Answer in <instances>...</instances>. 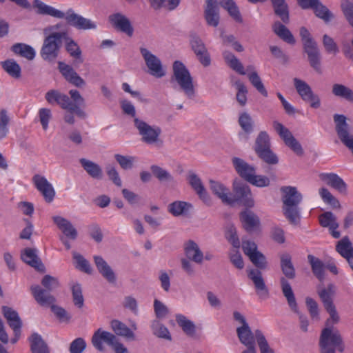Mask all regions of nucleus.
I'll list each match as a JSON object with an SVG mask.
<instances>
[{"instance_id": "obj_55", "label": "nucleus", "mask_w": 353, "mask_h": 353, "mask_svg": "<svg viewBox=\"0 0 353 353\" xmlns=\"http://www.w3.org/2000/svg\"><path fill=\"white\" fill-rule=\"evenodd\" d=\"M294 84L297 92L303 101L307 100L313 93L310 86L303 80L294 78Z\"/></svg>"}, {"instance_id": "obj_34", "label": "nucleus", "mask_w": 353, "mask_h": 353, "mask_svg": "<svg viewBox=\"0 0 353 353\" xmlns=\"http://www.w3.org/2000/svg\"><path fill=\"white\" fill-rule=\"evenodd\" d=\"M69 94L70 95V106L73 108L74 110H68L74 111L77 117L85 119L86 117V113L80 108V106H84L85 105L84 99L77 90H70Z\"/></svg>"}, {"instance_id": "obj_44", "label": "nucleus", "mask_w": 353, "mask_h": 353, "mask_svg": "<svg viewBox=\"0 0 353 353\" xmlns=\"http://www.w3.org/2000/svg\"><path fill=\"white\" fill-rule=\"evenodd\" d=\"M110 327L116 335L134 340V332L121 321L114 319L110 322Z\"/></svg>"}, {"instance_id": "obj_56", "label": "nucleus", "mask_w": 353, "mask_h": 353, "mask_svg": "<svg viewBox=\"0 0 353 353\" xmlns=\"http://www.w3.org/2000/svg\"><path fill=\"white\" fill-rule=\"evenodd\" d=\"M150 170L152 174L160 181V182H172L174 177L172 174L166 170L161 168L157 165H152L150 166Z\"/></svg>"}, {"instance_id": "obj_7", "label": "nucleus", "mask_w": 353, "mask_h": 353, "mask_svg": "<svg viewBox=\"0 0 353 353\" xmlns=\"http://www.w3.org/2000/svg\"><path fill=\"white\" fill-rule=\"evenodd\" d=\"M270 145L269 135L265 131H261L255 140L254 150L264 162L270 165H275L278 163L279 159L271 150Z\"/></svg>"}, {"instance_id": "obj_45", "label": "nucleus", "mask_w": 353, "mask_h": 353, "mask_svg": "<svg viewBox=\"0 0 353 353\" xmlns=\"http://www.w3.org/2000/svg\"><path fill=\"white\" fill-rule=\"evenodd\" d=\"M220 6L225 9L230 16L236 22L242 23L243 19L239 9L234 0H220Z\"/></svg>"}, {"instance_id": "obj_31", "label": "nucleus", "mask_w": 353, "mask_h": 353, "mask_svg": "<svg viewBox=\"0 0 353 353\" xmlns=\"http://www.w3.org/2000/svg\"><path fill=\"white\" fill-rule=\"evenodd\" d=\"M316 292L325 308L334 305L333 297L335 294L336 287L333 283H329L326 288L323 284H319L317 285Z\"/></svg>"}, {"instance_id": "obj_39", "label": "nucleus", "mask_w": 353, "mask_h": 353, "mask_svg": "<svg viewBox=\"0 0 353 353\" xmlns=\"http://www.w3.org/2000/svg\"><path fill=\"white\" fill-rule=\"evenodd\" d=\"M79 163L90 176L97 180L102 179L103 170L99 165L85 158L80 159Z\"/></svg>"}, {"instance_id": "obj_21", "label": "nucleus", "mask_w": 353, "mask_h": 353, "mask_svg": "<svg viewBox=\"0 0 353 353\" xmlns=\"http://www.w3.org/2000/svg\"><path fill=\"white\" fill-rule=\"evenodd\" d=\"M46 100L51 105H59L63 110H74L70 106V99L65 94L57 90H50L46 93Z\"/></svg>"}, {"instance_id": "obj_59", "label": "nucleus", "mask_w": 353, "mask_h": 353, "mask_svg": "<svg viewBox=\"0 0 353 353\" xmlns=\"http://www.w3.org/2000/svg\"><path fill=\"white\" fill-rule=\"evenodd\" d=\"M319 194L323 201L325 203L331 205L333 208L340 209L341 208L339 201L334 196L327 188H320Z\"/></svg>"}, {"instance_id": "obj_33", "label": "nucleus", "mask_w": 353, "mask_h": 353, "mask_svg": "<svg viewBox=\"0 0 353 353\" xmlns=\"http://www.w3.org/2000/svg\"><path fill=\"white\" fill-rule=\"evenodd\" d=\"M210 188L212 192L218 196L223 203L230 205H232L233 201L230 199L231 193L230 190L223 183L210 180Z\"/></svg>"}, {"instance_id": "obj_48", "label": "nucleus", "mask_w": 353, "mask_h": 353, "mask_svg": "<svg viewBox=\"0 0 353 353\" xmlns=\"http://www.w3.org/2000/svg\"><path fill=\"white\" fill-rule=\"evenodd\" d=\"M239 124L245 134V139H249V134L254 130V121L251 116L247 112H243L239 118Z\"/></svg>"}, {"instance_id": "obj_10", "label": "nucleus", "mask_w": 353, "mask_h": 353, "mask_svg": "<svg viewBox=\"0 0 353 353\" xmlns=\"http://www.w3.org/2000/svg\"><path fill=\"white\" fill-rule=\"evenodd\" d=\"M234 196L230 195L232 205L239 203L247 208L254 206V202L252 198V193L250 187L241 182H234L233 185Z\"/></svg>"}, {"instance_id": "obj_62", "label": "nucleus", "mask_w": 353, "mask_h": 353, "mask_svg": "<svg viewBox=\"0 0 353 353\" xmlns=\"http://www.w3.org/2000/svg\"><path fill=\"white\" fill-rule=\"evenodd\" d=\"M248 79L252 85L264 97H268V92L265 88L261 78L256 71L248 74Z\"/></svg>"}, {"instance_id": "obj_60", "label": "nucleus", "mask_w": 353, "mask_h": 353, "mask_svg": "<svg viewBox=\"0 0 353 353\" xmlns=\"http://www.w3.org/2000/svg\"><path fill=\"white\" fill-rule=\"evenodd\" d=\"M10 121V119L8 114L7 110L1 109L0 110V140H2L8 135Z\"/></svg>"}, {"instance_id": "obj_4", "label": "nucleus", "mask_w": 353, "mask_h": 353, "mask_svg": "<svg viewBox=\"0 0 353 353\" xmlns=\"http://www.w3.org/2000/svg\"><path fill=\"white\" fill-rule=\"evenodd\" d=\"M134 125L141 136L142 142L161 148L163 145V141L160 138L162 130L159 126L150 125L145 121L134 118Z\"/></svg>"}, {"instance_id": "obj_36", "label": "nucleus", "mask_w": 353, "mask_h": 353, "mask_svg": "<svg viewBox=\"0 0 353 353\" xmlns=\"http://www.w3.org/2000/svg\"><path fill=\"white\" fill-rule=\"evenodd\" d=\"M33 7L37 9V13L42 15H49L57 19H63L65 13L50 6L46 5L41 0H34Z\"/></svg>"}, {"instance_id": "obj_43", "label": "nucleus", "mask_w": 353, "mask_h": 353, "mask_svg": "<svg viewBox=\"0 0 353 353\" xmlns=\"http://www.w3.org/2000/svg\"><path fill=\"white\" fill-rule=\"evenodd\" d=\"M274 12L284 23L290 21L289 8L285 0H270Z\"/></svg>"}, {"instance_id": "obj_23", "label": "nucleus", "mask_w": 353, "mask_h": 353, "mask_svg": "<svg viewBox=\"0 0 353 353\" xmlns=\"http://www.w3.org/2000/svg\"><path fill=\"white\" fill-rule=\"evenodd\" d=\"M248 276L253 282L259 296L264 299L268 298L269 296V290L265 285L261 272L258 269H252L249 270Z\"/></svg>"}, {"instance_id": "obj_12", "label": "nucleus", "mask_w": 353, "mask_h": 353, "mask_svg": "<svg viewBox=\"0 0 353 353\" xmlns=\"http://www.w3.org/2000/svg\"><path fill=\"white\" fill-rule=\"evenodd\" d=\"M140 52L148 69V73L156 77L161 78L165 75L161 60L145 48H140Z\"/></svg>"}, {"instance_id": "obj_6", "label": "nucleus", "mask_w": 353, "mask_h": 353, "mask_svg": "<svg viewBox=\"0 0 353 353\" xmlns=\"http://www.w3.org/2000/svg\"><path fill=\"white\" fill-rule=\"evenodd\" d=\"M45 35L40 52L41 57L44 60L53 61L59 55L62 46L63 37L65 36V31L49 33Z\"/></svg>"}, {"instance_id": "obj_19", "label": "nucleus", "mask_w": 353, "mask_h": 353, "mask_svg": "<svg viewBox=\"0 0 353 353\" xmlns=\"http://www.w3.org/2000/svg\"><path fill=\"white\" fill-rule=\"evenodd\" d=\"M33 182L37 189L41 193L47 203H51L55 196V191L50 183L43 176L36 174L33 176Z\"/></svg>"}, {"instance_id": "obj_27", "label": "nucleus", "mask_w": 353, "mask_h": 353, "mask_svg": "<svg viewBox=\"0 0 353 353\" xmlns=\"http://www.w3.org/2000/svg\"><path fill=\"white\" fill-rule=\"evenodd\" d=\"M94 261L99 272L102 276L108 283H115L117 281L116 274L108 263L101 256H94Z\"/></svg>"}, {"instance_id": "obj_51", "label": "nucleus", "mask_w": 353, "mask_h": 353, "mask_svg": "<svg viewBox=\"0 0 353 353\" xmlns=\"http://www.w3.org/2000/svg\"><path fill=\"white\" fill-rule=\"evenodd\" d=\"M12 51L28 60H32L35 57V51L32 47L24 43H16L12 47Z\"/></svg>"}, {"instance_id": "obj_38", "label": "nucleus", "mask_w": 353, "mask_h": 353, "mask_svg": "<svg viewBox=\"0 0 353 353\" xmlns=\"http://www.w3.org/2000/svg\"><path fill=\"white\" fill-rule=\"evenodd\" d=\"M31 353H50V348L42 336L33 333L29 338Z\"/></svg>"}, {"instance_id": "obj_37", "label": "nucleus", "mask_w": 353, "mask_h": 353, "mask_svg": "<svg viewBox=\"0 0 353 353\" xmlns=\"http://www.w3.org/2000/svg\"><path fill=\"white\" fill-rule=\"evenodd\" d=\"M1 311L9 326L12 330H17V332H19V328H21L22 321L17 312L12 307L6 305L2 306Z\"/></svg>"}, {"instance_id": "obj_1", "label": "nucleus", "mask_w": 353, "mask_h": 353, "mask_svg": "<svg viewBox=\"0 0 353 353\" xmlns=\"http://www.w3.org/2000/svg\"><path fill=\"white\" fill-rule=\"evenodd\" d=\"M325 309L330 317L319 336V353H336V350L342 353L345 348L342 335L339 330L334 329V325L340 321V316L334 305Z\"/></svg>"}, {"instance_id": "obj_24", "label": "nucleus", "mask_w": 353, "mask_h": 353, "mask_svg": "<svg viewBox=\"0 0 353 353\" xmlns=\"http://www.w3.org/2000/svg\"><path fill=\"white\" fill-rule=\"evenodd\" d=\"M185 258L197 264H201L204 259V255L199 245L193 240H188L183 245Z\"/></svg>"}, {"instance_id": "obj_3", "label": "nucleus", "mask_w": 353, "mask_h": 353, "mask_svg": "<svg viewBox=\"0 0 353 353\" xmlns=\"http://www.w3.org/2000/svg\"><path fill=\"white\" fill-rule=\"evenodd\" d=\"M300 37L303 42V52L307 56L310 65L317 72H321V57L317 43L305 27L300 28Z\"/></svg>"}, {"instance_id": "obj_22", "label": "nucleus", "mask_w": 353, "mask_h": 353, "mask_svg": "<svg viewBox=\"0 0 353 353\" xmlns=\"http://www.w3.org/2000/svg\"><path fill=\"white\" fill-rule=\"evenodd\" d=\"M232 161L237 174L245 181H250L256 173V168L239 157L232 158Z\"/></svg>"}, {"instance_id": "obj_35", "label": "nucleus", "mask_w": 353, "mask_h": 353, "mask_svg": "<svg viewBox=\"0 0 353 353\" xmlns=\"http://www.w3.org/2000/svg\"><path fill=\"white\" fill-rule=\"evenodd\" d=\"M54 223L62 231L65 236L68 238L75 240L78 233L72 224L65 218L59 216H53Z\"/></svg>"}, {"instance_id": "obj_64", "label": "nucleus", "mask_w": 353, "mask_h": 353, "mask_svg": "<svg viewBox=\"0 0 353 353\" xmlns=\"http://www.w3.org/2000/svg\"><path fill=\"white\" fill-rule=\"evenodd\" d=\"M41 283L44 289L48 290L50 292L58 288L60 285L58 279L49 274H46L43 277Z\"/></svg>"}, {"instance_id": "obj_58", "label": "nucleus", "mask_w": 353, "mask_h": 353, "mask_svg": "<svg viewBox=\"0 0 353 353\" xmlns=\"http://www.w3.org/2000/svg\"><path fill=\"white\" fill-rule=\"evenodd\" d=\"M319 223L322 227H329L330 229H336L339 224L336 222V217L332 212H325L319 216Z\"/></svg>"}, {"instance_id": "obj_46", "label": "nucleus", "mask_w": 353, "mask_h": 353, "mask_svg": "<svg viewBox=\"0 0 353 353\" xmlns=\"http://www.w3.org/2000/svg\"><path fill=\"white\" fill-rule=\"evenodd\" d=\"M192 208L190 203L181 201H176L168 205V211L174 216L186 214Z\"/></svg>"}, {"instance_id": "obj_25", "label": "nucleus", "mask_w": 353, "mask_h": 353, "mask_svg": "<svg viewBox=\"0 0 353 353\" xmlns=\"http://www.w3.org/2000/svg\"><path fill=\"white\" fill-rule=\"evenodd\" d=\"M320 179L327 185L335 189L339 192L345 194L347 193V184L339 175L335 173H322Z\"/></svg>"}, {"instance_id": "obj_11", "label": "nucleus", "mask_w": 353, "mask_h": 353, "mask_svg": "<svg viewBox=\"0 0 353 353\" xmlns=\"http://www.w3.org/2000/svg\"><path fill=\"white\" fill-rule=\"evenodd\" d=\"M273 125L280 137L283 140L285 144L296 155L303 156L304 154L303 149L301 143L292 135V132L279 122L274 121Z\"/></svg>"}, {"instance_id": "obj_8", "label": "nucleus", "mask_w": 353, "mask_h": 353, "mask_svg": "<svg viewBox=\"0 0 353 353\" xmlns=\"http://www.w3.org/2000/svg\"><path fill=\"white\" fill-rule=\"evenodd\" d=\"M280 284L282 293L286 299L290 308L299 316L301 330L304 332H307L309 326L308 319L305 314L299 312L295 295L290 283L285 278L281 277Z\"/></svg>"}, {"instance_id": "obj_53", "label": "nucleus", "mask_w": 353, "mask_h": 353, "mask_svg": "<svg viewBox=\"0 0 353 353\" xmlns=\"http://www.w3.org/2000/svg\"><path fill=\"white\" fill-rule=\"evenodd\" d=\"M312 10L316 17L323 19L325 22H328L333 18L332 13L321 2L320 0L318 1L316 6H314Z\"/></svg>"}, {"instance_id": "obj_2", "label": "nucleus", "mask_w": 353, "mask_h": 353, "mask_svg": "<svg viewBox=\"0 0 353 353\" xmlns=\"http://www.w3.org/2000/svg\"><path fill=\"white\" fill-rule=\"evenodd\" d=\"M281 192L283 213L291 224L296 225L301 219L299 205L303 200V195L293 186H283Z\"/></svg>"}, {"instance_id": "obj_26", "label": "nucleus", "mask_w": 353, "mask_h": 353, "mask_svg": "<svg viewBox=\"0 0 353 353\" xmlns=\"http://www.w3.org/2000/svg\"><path fill=\"white\" fill-rule=\"evenodd\" d=\"M187 179L192 188L198 194L199 197L205 203L209 202V196L201 181V179L199 177V176L194 172L189 171Z\"/></svg>"}, {"instance_id": "obj_57", "label": "nucleus", "mask_w": 353, "mask_h": 353, "mask_svg": "<svg viewBox=\"0 0 353 353\" xmlns=\"http://www.w3.org/2000/svg\"><path fill=\"white\" fill-rule=\"evenodd\" d=\"M255 337L261 353H275L260 330H255Z\"/></svg>"}, {"instance_id": "obj_18", "label": "nucleus", "mask_w": 353, "mask_h": 353, "mask_svg": "<svg viewBox=\"0 0 353 353\" xmlns=\"http://www.w3.org/2000/svg\"><path fill=\"white\" fill-rule=\"evenodd\" d=\"M58 68L65 79L70 83L78 88H81L85 85V81L71 65L59 61L58 63Z\"/></svg>"}, {"instance_id": "obj_42", "label": "nucleus", "mask_w": 353, "mask_h": 353, "mask_svg": "<svg viewBox=\"0 0 353 353\" xmlns=\"http://www.w3.org/2000/svg\"><path fill=\"white\" fill-rule=\"evenodd\" d=\"M272 30L273 32L285 42L292 45L296 43V40L292 32L280 21H276L274 23Z\"/></svg>"}, {"instance_id": "obj_29", "label": "nucleus", "mask_w": 353, "mask_h": 353, "mask_svg": "<svg viewBox=\"0 0 353 353\" xmlns=\"http://www.w3.org/2000/svg\"><path fill=\"white\" fill-rule=\"evenodd\" d=\"M240 219L243 228L248 232H252L260 226V219L252 211L245 210L241 212L240 213Z\"/></svg>"}, {"instance_id": "obj_9", "label": "nucleus", "mask_w": 353, "mask_h": 353, "mask_svg": "<svg viewBox=\"0 0 353 353\" xmlns=\"http://www.w3.org/2000/svg\"><path fill=\"white\" fill-rule=\"evenodd\" d=\"M233 319L241 325L236 327V334L241 344L247 348H256L255 332L253 333L245 317L239 312H233Z\"/></svg>"}, {"instance_id": "obj_17", "label": "nucleus", "mask_w": 353, "mask_h": 353, "mask_svg": "<svg viewBox=\"0 0 353 353\" xmlns=\"http://www.w3.org/2000/svg\"><path fill=\"white\" fill-rule=\"evenodd\" d=\"M30 290L36 302L41 306L49 307L56 301L50 292L39 285H31Z\"/></svg>"}, {"instance_id": "obj_50", "label": "nucleus", "mask_w": 353, "mask_h": 353, "mask_svg": "<svg viewBox=\"0 0 353 353\" xmlns=\"http://www.w3.org/2000/svg\"><path fill=\"white\" fill-rule=\"evenodd\" d=\"M151 329L153 334L157 337L168 341L172 340V336L168 329L159 321H152L151 323Z\"/></svg>"}, {"instance_id": "obj_40", "label": "nucleus", "mask_w": 353, "mask_h": 353, "mask_svg": "<svg viewBox=\"0 0 353 353\" xmlns=\"http://www.w3.org/2000/svg\"><path fill=\"white\" fill-rule=\"evenodd\" d=\"M281 259V268L283 274L287 281L288 279H294L296 276V272L292 262V257L288 253H283L280 256Z\"/></svg>"}, {"instance_id": "obj_28", "label": "nucleus", "mask_w": 353, "mask_h": 353, "mask_svg": "<svg viewBox=\"0 0 353 353\" xmlns=\"http://www.w3.org/2000/svg\"><path fill=\"white\" fill-rule=\"evenodd\" d=\"M21 259L26 263L35 268L39 272H43L45 266L37 254V250L34 248H26L21 252Z\"/></svg>"}, {"instance_id": "obj_52", "label": "nucleus", "mask_w": 353, "mask_h": 353, "mask_svg": "<svg viewBox=\"0 0 353 353\" xmlns=\"http://www.w3.org/2000/svg\"><path fill=\"white\" fill-rule=\"evenodd\" d=\"M3 69L12 77L19 79L21 77V67L13 59H8L1 63Z\"/></svg>"}, {"instance_id": "obj_63", "label": "nucleus", "mask_w": 353, "mask_h": 353, "mask_svg": "<svg viewBox=\"0 0 353 353\" xmlns=\"http://www.w3.org/2000/svg\"><path fill=\"white\" fill-rule=\"evenodd\" d=\"M235 86L237 90L236 99L241 106H245L247 103L248 90L245 85L240 81L235 82Z\"/></svg>"}, {"instance_id": "obj_32", "label": "nucleus", "mask_w": 353, "mask_h": 353, "mask_svg": "<svg viewBox=\"0 0 353 353\" xmlns=\"http://www.w3.org/2000/svg\"><path fill=\"white\" fill-rule=\"evenodd\" d=\"M65 36L63 37V41L65 43L66 51L70 54V57L74 58V64L77 66L78 64L82 63L83 60L81 57V50L78 46L77 43L68 35L66 30Z\"/></svg>"}, {"instance_id": "obj_5", "label": "nucleus", "mask_w": 353, "mask_h": 353, "mask_svg": "<svg viewBox=\"0 0 353 353\" xmlns=\"http://www.w3.org/2000/svg\"><path fill=\"white\" fill-rule=\"evenodd\" d=\"M172 80L179 84L188 99H193L194 98L196 91L192 77L185 65L179 61H175L173 63Z\"/></svg>"}, {"instance_id": "obj_15", "label": "nucleus", "mask_w": 353, "mask_h": 353, "mask_svg": "<svg viewBox=\"0 0 353 353\" xmlns=\"http://www.w3.org/2000/svg\"><path fill=\"white\" fill-rule=\"evenodd\" d=\"M117 340L118 339L116 335L110 332L103 330L101 328L95 331L92 336V343L93 346L100 352L105 350L103 343L112 347Z\"/></svg>"}, {"instance_id": "obj_13", "label": "nucleus", "mask_w": 353, "mask_h": 353, "mask_svg": "<svg viewBox=\"0 0 353 353\" xmlns=\"http://www.w3.org/2000/svg\"><path fill=\"white\" fill-rule=\"evenodd\" d=\"M63 18L65 19L68 25L77 30H86L97 28V25L94 21L75 13L72 8H70L66 11Z\"/></svg>"}, {"instance_id": "obj_30", "label": "nucleus", "mask_w": 353, "mask_h": 353, "mask_svg": "<svg viewBox=\"0 0 353 353\" xmlns=\"http://www.w3.org/2000/svg\"><path fill=\"white\" fill-rule=\"evenodd\" d=\"M336 250L347 260L353 271V247L347 236H344L338 241L336 245Z\"/></svg>"}, {"instance_id": "obj_41", "label": "nucleus", "mask_w": 353, "mask_h": 353, "mask_svg": "<svg viewBox=\"0 0 353 353\" xmlns=\"http://www.w3.org/2000/svg\"><path fill=\"white\" fill-rule=\"evenodd\" d=\"M308 263L311 266V270L313 274L320 281L323 282L325 280V266L323 262L319 258L309 254L307 256Z\"/></svg>"}, {"instance_id": "obj_16", "label": "nucleus", "mask_w": 353, "mask_h": 353, "mask_svg": "<svg viewBox=\"0 0 353 353\" xmlns=\"http://www.w3.org/2000/svg\"><path fill=\"white\" fill-rule=\"evenodd\" d=\"M108 21L117 31L123 32L128 37L133 35L134 28L131 22L130 19L123 14L117 12L110 14L108 17Z\"/></svg>"}, {"instance_id": "obj_47", "label": "nucleus", "mask_w": 353, "mask_h": 353, "mask_svg": "<svg viewBox=\"0 0 353 353\" xmlns=\"http://www.w3.org/2000/svg\"><path fill=\"white\" fill-rule=\"evenodd\" d=\"M223 58L228 65L234 70L241 75H245V72L243 64L236 56L229 51H225L223 54Z\"/></svg>"}, {"instance_id": "obj_14", "label": "nucleus", "mask_w": 353, "mask_h": 353, "mask_svg": "<svg viewBox=\"0 0 353 353\" xmlns=\"http://www.w3.org/2000/svg\"><path fill=\"white\" fill-rule=\"evenodd\" d=\"M190 43L199 62L205 67L210 65V57L202 39L195 33H192Z\"/></svg>"}, {"instance_id": "obj_54", "label": "nucleus", "mask_w": 353, "mask_h": 353, "mask_svg": "<svg viewBox=\"0 0 353 353\" xmlns=\"http://www.w3.org/2000/svg\"><path fill=\"white\" fill-rule=\"evenodd\" d=\"M332 94L336 97L353 101V91L343 84L335 83L332 86Z\"/></svg>"}, {"instance_id": "obj_20", "label": "nucleus", "mask_w": 353, "mask_h": 353, "mask_svg": "<svg viewBox=\"0 0 353 353\" xmlns=\"http://www.w3.org/2000/svg\"><path fill=\"white\" fill-rule=\"evenodd\" d=\"M204 10V17L207 24L210 26L217 27L219 21V2L216 0H206Z\"/></svg>"}, {"instance_id": "obj_49", "label": "nucleus", "mask_w": 353, "mask_h": 353, "mask_svg": "<svg viewBox=\"0 0 353 353\" xmlns=\"http://www.w3.org/2000/svg\"><path fill=\"white\" fill-rule=\"evenodd\" d=\"M176 321L186 335L191 337L194 336L196 327L192 321L182 314H177L176 316Z\"/></svg>"}, {"instance_id": "obj_61", "label": "nucleus", "mask_w": 353, "mask_h": 353, "mask_svg": "<svg viewBox=\"0 0 353 353\" xmlns=\"http://www.w3.org/2000/svg\"><path fill=\"white\" fill-rule=\"evenodd\" d=\"M225 238L236 249L240 248L241 243L237 236L236 229L234 225L230 224L227 226L225 230Z\"/></svg>"}]
</instances>
